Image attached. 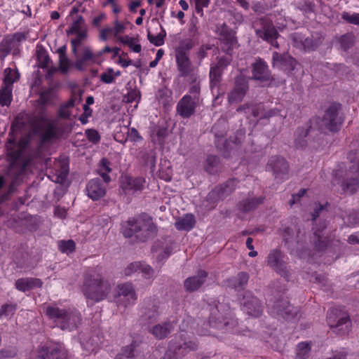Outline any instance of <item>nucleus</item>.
<instances>
[{"label": "nucleus", "instance_id": "4", "mask_svg": "<svg viewBox=\"0 0 359 359\" xmlns=\"http://www.w3.org/2000/svg\"><path fill=\"white\" fill-rule=\"evenodd\" d=\"M6 147L9 161L8 173L18 178L25 172L29 161L23 156L22 149L14 138L9 137Z\"/></svg>", "mask_w": 359, "mask_h": 359}, {"label": "nucleus", "instance_id": "15", "mask_svg": "<svg viewBox=\"0 0 359 359\" xmlns=\"http://www.w3.org/2000/svg\"><path fill=\"white\" fill-rule=\"evenodd\" d=\"M271 65L273 68L281 70L289 75L299 63L295 58L287 53L273 52Z\"/></svg>", "mask_w": 359, "mask_h": 359}, {"label": "nucleus", "instance_id": "3", "mask_svg": "<svg viewBox=\"0 0 359 359\" xmlns=\"http://www.w3.org/2000/svg\"><path fill=\"white\" fill-rule=\"evenodd\" d=\"M323 144V140L321 135L313 128L311 119L297 128L294 140L296 149H304L309 147L313 151H318L322 149Z\"/></svg>", "mask_w": 359, "mask_h": 359}, {"label": "nucleus", "instance_id": "34", "mask_svg": "<svg viewBox=\"0 0 359 359\" xmlns=\"http://www.w3.org/2000/svg\"><path fill=\"white\" fill-rule=\"evenodd\" d=\"M56 93L53 88H48L41 92L38 100L39 108L46 109L47 105L53 106Z\"/></svg>", "mask_w": 359, "mask_h": 359}, {"label": "nucleus", "instance_id": "33", "mask_svg": "<svg viewBox=\"0 0 359 359\" xmlns=\"http://www.w3.org/2000/svg\"><path fill=\"white\" fill-rule=\"evenodd\" d=\"M196 224V219L192 214H186L182 217H179L175 223L176 229L179 231H189L192 229Z\"/></svg>", "mask_w": 359, "mask_h": 359}, {"label": "nucleus", "instance_id": "23", "mask_svg": "<svg viewBox=\"0 0 359 359\" xmlns=\"http://www.w3.org/2000/svg\"><path fill=\"white\" fill-rule=\"evenodd\" d=\"M208 274L206 271L200 269L198 271L196 276L187 278L184 282L185 290L192 292L198 290L205 282Z\"/></svg>", "mask_w": 359, "mask_h": 359}, {"label": "nucleus", "instance_id": "44", "mask_svg": "<svg viewBox=\"0 0 359 359\" xmlns=\"http://www.w3.org/2000/svg\"><path fill=\"white\" fill-rule=\"evenodd\" d=\"M117 39L123 44L127 45L135 53H140L142 50L140 44H135V42L138 41L137 38L130 37L126 35L124 36H118Z\"/></svg>", "mask_w": 359, "mask_h": 359}, {"label": "nucleus", "instance_id": "29", "mask_svg": "<svg viewBox=\"0 0 359 359\" xmlns=\"http://www.w3.org/2000/svg\"><path fill=\"white\" fill-rule=\"evenodd\" d=\"M43 282L39 278H22L15 281V287L22 292H27L34 288L41 287Z\"/></svg>", "mask_w": 359, "mask_h": 359}, {"label": "nucleus", "instance_id": "2", "mask_svg": "<svg viewBox=\"0 0 359 359\" xmlns=\"http://www.w3.org/2000/svg\"><path fill=\"white\" fill-rule=\"evenodd\" d=\"M111 290V285L102 274L100 268L88 270L83 274L81 291L85 297L93 304L105 299Z\"/></svg>", "mask_w": 359, "mask_h": 359}, {"label": "nucleus", "instance_id": "10", "mask_svg": "<svg viewBox=\"0 0 359 359\" xmlns=\"http://www.w3.org/2000/svg\"><path fill=\"white\" fill-rule=\"evenodd\" d=\"M252 76L250 80L258 81L262 87H269L273 85L275 78L269 69L267 64L261 58H258L251 65Z\"/></svg>", "mask_w": 359, "mask_h": 359}, {"label": "nucleus", "instance_id": "18", "mask_svg": "<svg viewBox=\"0 0 359 359\" xmlns=\"http://www.w3.org/2000/svg\"><path fill=\"white\" fill-rule=\"evenodd\" d=\"M200 103L193 100L191 95H185L179 100L176 112L183 118H189L195 114L196 108Z\"/></svg>", "mask_w": 359, "mask_h": 359}, {"label": "nucleus", "instance_id": "13", "mask_svg": "<svg viewBox=\"0 0 359 359\" xmlns=\"http://www.w3.org/2000/svg\"><path fill=\"white\" fill-rule=\"evenodd\" d=\"M238 180L236 178H229L224 183L215 187L207 196V201L215 203L224 200L236 189Z\"/></svg>", "mask_w": 359, "mask_h": 359}, {"label": "nucleus", "instance_id": "57", "mask_svg": "<svg viewBox=\"0 0 359 359\" xmlns=\"http://www.w3.org/2000/svg\"><path fill=\"white\" fill-rule=\"evenodd\" d=\"M269 8L270 6H269L266 4L260 1L254 3L252 6V9L257 15L265 13L266 11L269 10Z\"/></svg>", "mask_w": 359, "mask_h": 359}, {"label": "nucleus", "instance_id": "22", "mask_svg": "<svg viewBox=\"0 0 359 359\" xmlns=\"http://www.w3.org/2000/svg\"><path fill=\"white\" fill-rule=\"evenodd\" d=\"M176 61L177 69L180 76L186 77L190 75L191 72V63L184 48H178L176 50Z\"/></svg>", "mask_w": 359, "mask_h": 359}, {"label": "nucleus", "instance_id": "53", "mask_svg": "<svg viewBox=\"0 0 359 359\" xmlns=\"http://www.w3.org/2000/svg\"><path fill=\"white\" fill-rule=\"evenodd\" d=\"M137 344L136 341H133L130 345L126 346L123 348L122 353L118 354L119 355L131 356L133 358H136V348Z\"/></svg>", "mask_w": 359, "mask_h": 359}, {"label": "nucleus", "instance_id": "28", "mask_svg": "<svg viewBox=\"0 0 359 359\" xmlns=\"http://www.w3.org/2000/svg\"><path fill=\"white\" fill-rule=\"evenodd\" d=\"M264 196L248 197L243 198L237 204L238 209L243 213L248 212L264 203Z\"/></svg>", "mask_w": 359, "mask_h": 359}, {"label": "nucleus", "instance_id": "43", "mask_svg": "<svg viewBox=\"0 0 359 359\" xmlns=\"http://www.w3.org/2000/svg\"><path fill=\"white\" fill-rule=\"evenodd\" d=\"M219 165V158L215 155H208L206 159L205 170L210 174H215Z\"/></svg>", "mask_w": 359, "mask_h": 359}, {"label": "nucleus", "instance_id": "50", "mask_svg": "<svg viewBox=\"0 0 359 359\" xmlns=\"http://www.w3.org/2000/svg\"><path fill=\"white\" fill-rule=\"evenodd\" d=\"M37 60L39 62V67L43 69L48 67L50 62V57L47 55L44 48H41L36 51Z\"/></svg>", "mask_w": 359, "mask_h": 359}, {"label": "nucleus", "instance_id": "55", "mask_svg": "<svg viewBox=\"0 0 359 359\" xmlns=\"http://www.w3.org/2000/svg\"><path fill=\"white\" fill-rule=\"evenodd\" d=\"M85 134L87 139L93 144H97L100 141V135L95 129H87Z\"/></svg>", "mask_w": 359, "mask_h": 359}, {"label": "nucleus", "instance_id": "24", "mask_svg": "<svg viewBox=\"0 0 359 359\" xmlns=\"http://www.w3.org/2000/svg\"><path fill=\"white\" fill-rule=\"evenodd\" d=\"M86 191L89 198L93 201H97L105 195L106 189L100 179L95 178L88 183Z\"/></svg>", "mask_w": 359, "mask_h": 359}, {"label": "nucleus", "instance_id": "41", "mask_svg": "<svg viewBox=\"0 0 359 359\" xmlns=\"http://www.w3.org/2000/svg\"><path fill=\"white\" fill-rule=\"evenodd\" d=\"M13 47V39L6 36L0 43V60H4L8 55Z\"/></svg>", "mask_w": 359, "mask_h": 359}, {"label": "nucleus", "instance_id": "6", "mask_svg": "<svg viewBox=\"0 0 359 359\" xmlns=\"http://www.w3.org/2000/svg\"><path fill=\"white\" fill-rule=\"evenodd\" d=\"M348 159L351 165L346 171L341 186L344 193L353 194L359 189V151H351Z\"/></svg>", "mask_w": 359, "mask_h": 359}, {"label": "nucleus", "instance_id": "31", "mask_svg": "<svg viewBox=\"0 0 359 359\" xmlns=\"http://www.w3.org/2000/svg\"><path fill=\"white\" fill-rule=\"evenodd\" d=\"M45 110L46 109L39 108L38 114L29 120V123L35 134L40 133L43 126L50 120L45 114Z\"/></svg>", "mask_w": 359, "mask_h": 359}, {"label": "nucleus", "instance_id": "61", "mask_svg": "<svg viewBox=\"0 0 359 359\" xmlns=\"http://www.w3.org/2000/svg\"><path fill=\"white\" fill-rule=\"evenodd\" d=\"M69 65V60L67 55H64V57H59V66L62 73L66 74L68 72Z\"/></svg>", "mask_w": 359, "mask_h": 359}, {"label": "nucleus", "instance_id": "52", "mask_svg": "<svg viewBox=\"0 0 359 359\" xmlns=\"http://www.w3.org/2000/svg\"><path fill=\"white\" fill-rule=\"evenodd\" d=\"M141 268V271L142 273H144L147 277L146 278H149L150 276H152L153 273H154V270L148 265H145V266H142V264L140 263H132L129 265V266L128 267V270H136V269L137 268Z\"/></svg>", "mask_w": 359, "mask_h": 359}, {"label": "nucleus", "instance_id": "25", "mask_svg": "<svg viewBox=\"0 0 359 359\" xmlns=\"http://www.w3.org/2000/svg\"><path fill=\"white\" fill-rule=\"evenodd\" d=\"M280 110L278 108H268L263 103H254L252 107V116L262 119H269L278 116Z\"/></svg>", "mask_w": 359, "mask_h": 359}, {"label": "nucleus", "instance_id": "62", "mask_svg": "<svg viewBox=\"0 0 359 359\" xmlns=\"http://www.w3.org/2000/svg\"><path fill=\"white\" fill-rule=\"evenodd\" d=\"M128 138L131 142H138L142 140V137L140 135L138 131L135 128H132L130 129L128 128Z\"/></svg>", "mask_w": 359, "mask_h": 359}, {"label": "nucleus", "instance_id": "56", "mask_svg": "<svg viewBox=\"0 0 359 359\" xmlns=\"http://www.w3.org/2000/svg\"><path fill=\"white\" fill-rule=\"evenodd\" d=\"M61 135V133H51L45 130L44 132L40 133L41 144H43L46 142H50L53 139H56Z\"/></svg>", "mask_w": 359, "mask_h": 359}, {"label": "nucleus", "instance_id": "1", "mask_svg": "<svg viewBox=\"0 0 359 359\" xmlns=\"http://www.w3.org/2000/svg\"><path fill=\"white\" fill-rule=\"evenodd\" d=\"M125 238H133L134 243H145L153 240L158 233V228L151 216L142 212L127 220L121 227Z\"/></svg>", "mask_w": 359, "mask_h": 359}, {"label": "nucleus", "instance_id": "45", "mask_svg": "<svg viewBox=\"0 0 359 359\" xmlns=\"http://www.w3.org/2000/svg\"><path fill=\"white\" fill-rule=\"evenodd\" d=\"M12 88L8 86H2L0 89V105L8 106L12 100Z\"/></svg>", "mask_w": 359, "mask_h": 359}, {"label": "nucleus", "instance_id": "37", "mask_svg": "<svg viewBox=\"0 0 359 359\" xmlns=\"http://www.w3.org/2000/svg\"><path fill=\"white\" fill-rule=\"evenodd\" d=\"M190 86L189 88V95H191V98L194 100H196L199 102H202V99H201V83L200 81L198 80V77L195 74L190 75Z\"/></svg>", "mask_w": 359, "mask_h": 359}, {"label": "nucleus", "instance_id": "35", "mask_svg": "<svg viewBox=\"0 0 359 359\" xmlns=\"http://www.w3.org/2000/svg\"><path fill=\"white\" fill-rule=\"evenodd\" d=\"M314 248L318 252L325 251L328 245V239L324 236L322 229H316L313 233Z\"/></svg>", "mask_w": 359, "mask_h": 359}, {"label": "nucleus", "instance_id": "8", "mask_svg": "<svg viewBox=\"0 0 359 359\" xmlns=\"http://www.w3.org/2000/svg\"><path fill=\"white\" fill-rule=\"evenodd\" d=\"M267 306L272 315L287 320L294 318L299 313L298 309L291 305L287 298L283 294H278L269 299Z\"/></svg>", "mask_w": 359, "mask_h": 359}, {"label": "nucleus", "instance_id": "48", "mask_svg": "<svg viewBox=\"0 0 359 359\" xmlns=\"http://www.w3.org/2000/svg\"><path fill=\"white\" fill-rule=\"evenodd\" d=\"M58 248L62 253L69 255L75 251L76 244L72 239L68 241L62 240L58 242Z\"/></svg>", "mask_w": 359, "mask_h": 359}, {"label": "nucleus", "instance_id": "21", "mask_svg": "<svg viewBox=\"0 0 359 359\" xmlns=\"http://www.w3.org/2000/svg\"><path fill=\"white\" fill-rule=\"evenodd\" d=\"M38 359H67V352L61 346H43L39 351Z\"/></svg>", "mask_w": 359, "mask_h": 359}, {"label": "nucleus", "instance_id": "54", "mask_svg": "<svg viewBox=\"0 0 359 359\" xmlns=\"http://www.w3.org/2000/svg\"><path fill=\"white\" fill-rule=\"evenodd\" d=\"M341 18L349 24L359 25V13L351 14L348 12H344L341 14Z\"/></svg>", "mask_w": 359, "mask_h": 359}, {"label": "nucleus", "instance_id": "42", "mask_svg": "<svg viewBox=\"0 0 359 359\" xmlns=\"http://www.w3.org/2000/svg\"><path fill=\"white\" fill-rule=\"evenodd\" d=\"M118 296L126 297L128 300L136 299L135 290L130 283H124L118 286Z\"/></svg>", "mask_w": 359, "mask_h": 359}, {"label": "nucleus", "instance_id": "17", "mask_svg": "<svg viewBox=\"0 0 359 359\" xmlns=\"http://www.w3.org/2000/svg\"><path fill=\"white\" fill-rule=\"evenodd\" d=\"M240 301L243 310L249 316L259 317L262 315L263 311L262 304L250 291H244Z\"/></svg>", "mask_w": 359, "mask_h": 359}, {"label": "nucleus", "instance_id": "7", "mask_svg": "<svg viewBox=\"0 0 359 359\" xmlns=\"http://www.w3.org/2000/svg\"><path fill=\"white\" fill-rule=\"evenodd\" d=\"M327 323L333 332L340 336L348 334L351 330V322L348 313L337 308L327 312Z\"/></svg>", "mask_w": 359, "mask_h": 359}, {"label": "nucleus", "instance_id": "19", "mask_svg": "<svg viewBox=\"0 0 359 359\" xmlns=\"http://www.w3.org/2000/svg\"><path fill=\"white\" fill-rule=\"evenodd\" d=\"M268 264L278 273L285 278L289 277L286 263L283 260V255L278 249L273 250L268 255Z\"/></svg>", "mask_w": 359, "mask_h": 359}, {"label": "nucleus", "instance_id": "20", "mask_svg": "<svg viewBox=\"0 0 359 359\" xmlns=\"http://www.w3.org/2000/svg\"><path fill=\"white\" fill-rule=\"evenodd\" d=\"M267 165L271 169L276 178L283 179L284 176L288 174L289 163L283 157L278 156L271 157Z\"/></svg>", "mask_w": 359, "mask_h": 359}, {"label": "nucleus", "instance_id": "46", "mask_svg": "<svg viewBox=\"0 0 359 359\" xmlns=\"http://www.w3.org/2000/svg\"><path fill=\"white\" fill-rule=\"evenodd\" d=\"M297 8L305 14H310L315 12L316 4L310 0H301L298 2Z\"/></svg>", "mask_w": 359, "mask_h": 359}, {"label": "nucleus", "instance_id": "39", "mask_svg": "<svg viewBox=\"0 0 359 359\" xmlns=\"http://www.w3.org/2000/svg\"><path fill=\"white\" fill-rule=\"evenodd\" d=\"M222 71L215 69L213 67H210L209 77H210V87L213 91L215 89L219 90L220 83L222 80Z\"/></svg>", "mask_w": 359, "mask_h": 359}, {"label": "nucleus", "instance_id": "36", "mask_svg": "<svg viewBox=\"0 0 359 359\" xmlns=\"http://www.w3.org/2000/svg\"><path fill=\"white\" fill-rule=\"evenodd\" d=\"M172 325L170 322L158 324L153 327L151 333L158 339H165L172 331Z\"/></svg>", "mask_w": 359, "mask_h": 359}, {"label": "nucleus", "instance_id": "16", "mask_svg": "<svg viewBox=\"0 0 359 359\" xmlns=\"http://www.w3.org/2000/svg\"><path fill=\"white\" fill-rule=\"evenodd\" d=\"M219 40L222 50L231 56L233 48L238 46L236 32L231 29L227 25L223 23L219 30Z\"/></svg>", "mask_w": 359, "mask_h": 359}, {"label": "nucleus", "instance_id": "59", "mask_svg": "<svg viewBox=\"0 0 359 359\" xmlns=\"http://www.w3.org/2000/svg\"><path fill=\"white\" fill-rule=\"evenodd\" d=\"M231 60L224 57L218 58L217 62L212 66L215 69H219L222 72L230 65Z\"/></svg>", "mask_w": 359, "mask_h": 359}, {"label": "nucleus", "instance_id": "63", "mask_svg": "<svg viewBox=\"0 0 359 359\" xmlns=\"http://www.w3.org/2000/svg\"><path fill=\"white\" fill-rule=\"evenodd\" d=\"M1 309L4 316L13 315L17 309V305L15 304H5Z\"/></svg>", "mask_w": 359, "mask_h": 359}, {"label": "nucleus", "instance_id": "38", "mask_svg": "<svg viewBox=\"0 0 359 359\" xmlns=\"http://www.w3.org/2000/svg\"><path fill=\"white\" fill-rule=\"evenodd\" d=\"M335 40L340 45V48L343 50L347 51L353 46L355 36L352 32H347L340 36H336Z\"/></svg>", "mask_w": 359, "mask_h": 359}, {"label": "nucleus", "instance_id": "27", "mask_svg": "<svg viewBox=\"0 0 359 359\" xmlns=\"http://www.w3.org/2000/svg\"><path fill=\"white\" fill-rule=\"evenodd\" d=\"M249 280V274L246 272H239L236 276L226 280L227 287L237 292L244 290Z\"/></svg>", "mask_w": 359, "mask_h": 359}, {"label": "nucleus", "instance_id": "9", "mask_svg": "<svg viewBox=\"0 0 359 359\" xmlns=\"http://www.w3.org/2000/svg\"><path fill=\"white\" fill-rule=\"evenodd\" d=\"M322 121L328 130L331 132L339 131L344 121L341 104L336 102L330 103L325 111Z\"/></svg>", "mask_w": 359, "mask_h": 359}, {"label": "nucleus", "instance_id": "30", "mask_svg": "<svg viewBox=\"0 0 359 359\" xmlns=\"http://www.w3.org/2000/svg\"><path fill=\"white\" fill-rule=\"evenodd\" d=\"M104 53H102V50H100L97 54H93L92 53L91 49L88 46H85L83 48V55L80 59L76 60L74 66L79 71H83L84 67L83 65L88 61H92L93 62H95V59L100 56H101Z\"/></svg>", "mask_w": 359, "mask_h": 359}, {"label": "nucleus", "instance_id": "11", "mask_svg": "<svg viewBox=\"0 0 359 359\" xmlns=\"http://www.w3.org/2000/svg\"><path fill=\"white\" fill-rule=\"evenodd\" d=\"M249 78L241 73L233 79V88L228 94V102L229 104L238 103L242 102L249 90Z\"/></svg>", "mask_w": 359, "mask_h": 359}, {"label": "nucleus", "instance_id": "32", "mask_svg": "<svg viewBox=\"0 0 359 359\" xmlns=\"http://www.w3.org/2000/svg\"><path fill=\"white\" fill-rule=\"evenodd\" d=\"M294 39L302 44L305 49L314 50L321 43L320 39H313L312 35L306 36L302 33H296Z\"/></svg>", "mask_w": 359, "mask_h": 359}, {"label": "nucleus", "instance_id": "26", "mask_svg": "<svg viewBox=\"0 0 359 359\" xmlns=\"http://www.w3.org/2000/svg\"><path fill=\"white\" fill-rule=\"evenodd\" d=\"M144 182L145 180L142 177L133 178L126 176L121 179V187L127 194H130V191H141L144 187Z\"/></svg>", "mask_w": 359, "mask_h": 359}, {"label": "nucleus", "instance_id": "49", "mask_svg": "<svg viewBox=\"0 0 359 359\" xmlns=\"http://www.w3.org/2000/svg\"><path fill=\"white\" fill-rule=\"evenodd\" d=\"M245 129L239 128L232 135L229 137L231 141L233 142L238 149L242 145L245 138Z\"/></svg>", "mask_w": 359, "mask_h": 359}, {"label": "nucleus", "instance_id": "64", "mask_svg": "<svg viewBox=\"0 0 359 359\" xmlns=\"http://www.w3.org/2000/svg\"><path fill=\"white\" fill-rule=\"evenodd\" d=\"M124 98L126 99V102L131 103L140 98V93L136 90H131L128 93Z\"/></svg>", "mask_w": 359, "mask_h": 359}, {"label": "nucleus", "instance_id": "58", "mask_svg": "<svg viewBox=\"0 0 359 359\" xmlns=\"http://www.w3.org/2000/svg\"><path fill=\"white\" fill-rule=\"evenodd\" d=\"M114 69L112 68H108L107 72H103L100 75V81L104 83H111L114 81V76H113Z\"/></svg>", "mask_w": 359, "mask_h": 359}, {"label": "nucleus", "instance_id": "14", "mask_svg": "<svg viewBox=\"0 0 359 359\" xmlns=\"http://www.w3.org/2000/svg\"><path fill=\"white\" fill-rule=\"evenodd\" d=\"M262 27L256 29V35L267 42L271 46L278 48L279 44L277 41L278 37L280 36L272 22L265 18H260Z\"/></svg>", "mask_w": 359, "mask_h": 359}, {"label": "nucleus", "instance_id": "40", "mask_svg": "<svg viewBox=\"0 0 359 359\" xmlns=\"http://www.w3.org/2000/svg\"><path fill=\"white\" fill-rule=\"evenodd\" d=\"M4 85L12 88L13 84L20 79V73L18 69L13 70L10 67L4 71Z\"/></svg>", "mask_w": 359, "mask_h": 359}, {"label": "nucleus", "instance_id": "12", "mask_svg": "<svg viewBox=\"0 0 359 359\" xmlns=\"http://www.w3.org/2000/svg\"><path fill=\"white\" fill-rule=\"evenodd\" d=\"M226 122L224 120H219L212 127V130L215 131V136L216 137L215 145L217 149L222 153L224 158H229L231 152L237 151L238 148L234 145L233 141L229 137L225 140H223V136L226 134V130L219 132V129L225 126Z\"/></svg>", "mask_w": 359, "mask_h": 359}, {"label": "nucleus", "instance_id": "51", "mask_svg": "<svg viewBox=\"0 0 359 359\" xmlns=\"http://www.w3.org/2000/svg\"><path fill=\"white\" fill-rule=\"evenodd\" d=\"M311 351V344L308 342H301L297 347V355L301 359L306 358L309 356Z\"/></svg>", "mask_w": 359, "mask_h": 359}, {"label": "nucleus", "instance_id": "47", "mask_svg": "<svg viewBox=\"0 0 359 359\" xmlns=\"http://www.w3.org/2000/svg\"><path fill=\"white\" fill-rule=\"evenodd\" d=\"M161 32L154 36L151 34L149 31L147 33V39L150 43H153L156 46H161L164 43V39L166 36L165 30L161 26Z\"/></svg>", "mask_w": 359, "mask_h": 359}, {"label": "nucleus", "instance_id": "5", "mask_svg": "<svg viewBox=\"0 0 359 359\" xmlns=\"http://www.w3.org/2000/svg\"><path fill=\"white\" fill-rule=\"evenodd\" d=\"M45 313L49 319L54 320L56 326L62 330L76 329L82 320L79 313L60 309L57 306H47Z\"/></svg>", "mask_w": 359, "mask_h": 359}, {"label": "nucleus", "instance_id": "60", "mask_svg": "<svg viewBox=\"0 0 359 359\" xmlns=\"http://www.w3.org/2000/svg\"><path fill=\"white\" fill-rule=\"evenodd\" d=\"M26 126V123L19 116L15 117L14 121L11 124V132L9 135L14 132L15 130H21Z\"/></svg>", "mask_w": 359, "mask_h": 359}]
</instances>
